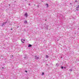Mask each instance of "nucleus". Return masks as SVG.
Listing matches in <instances>:
<instances>
[{"mask_svg":"<svg viewBox=\"0 0 79 79\" xmlns=\"http://www.w3.org/2000/svg\"><path fill=\"white\" fill-rule=\"evenodd\" d=\"M24 58L25 60H27L28 59V57H27L26 56H24Z\"/></svg>","mask_w":79,"mask_h":79,"instance_id":"20e7f679","label":"nucleus"},{"mask_svg":"<svg viewBox=\"0 0 79 79\" xmlns=\"http://www.w3.org/2000/svg\"><path fill=\"white\" fill-rule=\"evenodd\" d=\"M44 75V72H43L42 73V76H43V75Z\"/></svg>","mask_w":79,"mask_h":79,"instance_id":"f8f14e48","label":"nucleus"},{"mask_svg":"<svg viewBox=\"0 0 79 79\" xmlns=\"http://www.w3.org/2000/svg\"><path fill=\"white\" fill-rule=\"evenodd\" d=\"M62 69H63V66H62L61 67Z\"/></svg>","mask_w":79,"mask_h":79,"instance_id":"4468645a","label":"nucleus"},{"mask_svg":"<svg viewBox=\"0 0 79 79\" xmlns=\"http://www.w3.org/2000/svg\"><path fill=\"white\" fill-rule=\"evenodd\" d=\"M56 66H59V64H56Z\"/></svg>","mask_w":79,"mask_h":79,"instance_id":"9b49d317","label":"nucleus"},{"mask_svg":"<svg viewBox=\"0 0 79 79\" xmlns=\"http://www.w3.org/2000/svg\"><path fill=\"white\" fill-rule=\"evenodd\" d=\"M30 4H29L28 5H30Z\"/></svg>","mask_w":79,"mask_h":79,"instance_id":"a211bd4d","label":"nucleus"},{"mask_svg":"<svg viewBox=\"0 0 79 79\" xmlns=\"http://www.w3.org/2000/svg\"><path fill=\"white\" fill-rule=\"evenodd\" d=\"M76 10L77 11H78L79 10V5H77V6L76 8Z\"/></svg>","mask_w":79,"mask_h":79,"instance_id":"f03ea898","label":"nucleus"},{"mask_svg":"<svg viewBox=\"0 0 79 79\" xmlns=\"http://www.w3.org/2000/svg\"><path fill=\"white\" fill-rule=\"evenodd\" d=\"M7 23V22H6L5 23H3L1 25V26L2 27L4 26H5L6 24Z\"/></svg>","mask_w":79,"mask_h":79,"instance_id":"f257e3e1","label":"nucleus"},{"mask_svg":"<svg viewBox=\"0 0 79 79\" xmlns=\"http://www.w3.org/2000/svg\"><path fill=\"white\" fill-rule=\"evenodd\" d=\"M21 41L23 43H24V42H23V41H25V40L22 39L21 40Z\"/></svg>","mask_w":79,"mask_h":79,"instance_id":"423d86ee","label":"nucleus"},{"mask_svg":"<svg viewBox=\"0 0 79 79\" xmlns=\"http://www.w3.org/2000/svg\"><path fill=\"white\" fill-rule=\"evenodd\" d=\"M46 6L47 7H48V4H45Z\"/></svg>","mask_w":79,"mask_h":79,"instance_id":"6e6552de","label":"nucleus"},{"mask_svg":"<svg viewBox=\"0 0 79 79\" xmlns=\"http://www.w3.org/2000/svg\"><path fill=\"white\" fill-rule=\"evenodd\" d=\"M64 69H65V68H66V67H64Z\"/></svg>","mask_w":79,"mask_h":79,"instance_id":"6ab92c4d","label":"nucleus"},{"mask_svg":"<svg viewBox=\"0 0 79 79\" xmlns=\"http://www.w3.org/2000/svg\"><path fill=\"white\" fill-rule=\"evenodd\" d=\"M70 4L71 5V4H72V3H70Z\"/></svg>","mask_w":79,"mask_h":79,"instance_id":"412c9836","label":"nucleus"},{"mask_svg":"<svg viewBox=\"0 0 79 79\" xmlns=\"http://www.w3.org/2000/svg\"><path fill=\"white\" fill-rule=\"evenodd\" d=\"M69 71H72V69H70L69 70Z\"/></svg>","mask_w":79,"mask_h":79,"instance_id":"ddd939ff","label":"nucleus"},{"mask_svg":"<svg viewBox=\"0 0 79 79\" xmlns=\"http://www.w3.org/2000/svg\"><path fill=\"white\" fill-rule=\"evenodd\" d=\"M45 21H47V20H45Z\"/></svg>","mask_w":79,"mask_h":79,"instance_id":"5701e85b","label":"nucleus"},{"mask_svg":"<svg viewBox=\"0 0 79 79\" xmlns=\"http://www.w3.org/2000/svg\"><path fill=\"white\" fill-rule=\"evenodd\" d=\"M28 47H32V45L31 44H29L28 46Z\"/></svg>","mask_w":79,"mask_h":79,"instance_id":"0eeeda50","label":"nucleus"},{"mask_svg":"<svg viewBox=\"0 0 79 79\" xmlns=\"http://www.w3.org/2000/svg\"><path fill=\"white\" fill-rule=\"evenodd\" d=\"M46 58H48V56L46 55Z\"/></svg>","mask_w":79,"mask_h":79,"instance_id":"1a4fd4ad","label":"nucleus"},{"mask_svg":"<svg viewBox=\"0 0 79 79\" xmlns=\"http://www.w3.org/2000/svg\"><path fill=\"white\" fill-rule=\"evenodd\" d=\"M25 72H26V73H27V71H25Z\"/></svg>","mask_w":79,"mask_h":79,"instance_id":"2eb2a0df","label":"nucleus"},{"mask_svg":"<svg viewBox=\"0 0 79 79\" xmlns=\"http://www.w3.org/2000/svg\"><path fill=\"white\" fill-rule=\"evenodd\" d=\"M10 30H13V29L11 28V29H10Z\"/></svg>","mask_w":79,"mask_h":79,"instance_id":"dca6fc26","label":"nucleus"},{"mask_svg":"<svg viewBox=\"0 0 79 79\" xmlns=\"http://www.w3.org/2000/svg\"><path fill=\"white\" fill-rule=\"evenodd\" d=\"M25 1H27V0H24Z\"/></svg>","mask_w":79,"mask_h":79,"instance_id":"aec40b11","label":"nucleus"},{"mask_svg":"<svg viewBox=\"0 0 79 79\" xmlns=\"http://www.w3.org/2000/svg\"><path fill=\"white\" fill-rule=\"evenodd\" d=\"M61 58H62V57H61Z\"/></svg>","mask_w":79,"mask_h":79,"instance_id":"4be33fe9","label":"nucleus"},{"mask_svg":"<svg viewBox=\"0 0 79 79\" xmlns=\"http://www.w3.org/2000/svg\"><path fill=\"white\" fill-rule=\"evenodd\" d=\"M39 57L37 56H35V60H39Z\"/></svg>","mask_w":79,"mask_h":79,"instance_id":"7ed1b4c3","label":"nucleus"},{"mask_svg":"<svg viewBox=\"0 0 79 79\" xmlns=\"http://www.w3.org/2000/svg\"><path fill=\"white\" fill-rule=\"evenodd\" d=\"M24 16L26 17H27V13L25 14Z\"/></svg>","mask_w":79,"mask_h":79,"instance_id":"39448f33","label":"nucleus"},{"mask_svg":"<svg viewBox=\"0 0 79 79\" xmlns=\"http://www.w3.org/2000/svg\"><path fill=\"white\" fill-rule=\"evenodd\" d=\"M46 65L47 66H48V64H46Z\"/></svg>","mask_w":79,"mask_h":79,"instance_id":"f3484780","label":"nucleus"},{"mask_svg":"<svg viewBox=\"0 0 79 79\" xmlns=\"http://www.w3.org/2000/svg\"><path fill=\"white\" fill-rule=\"evenodd\" d=\"M27 21H25L24 22V23H25V24H27Z\"/></svg>","mask_w":79,"mask_h":79,"instance_id":"9d476101","label":"nucleus"},{"mask_svg":"<svg viewBox=\"0 0 79 79\" xmlns=\"http://www.w3.org/2000/svg\"><path fill=\"white\" fill-rule=\"evenodd\" d=\"M44 41H45L44 40Z\"/></svg>","mask_w":79,"mask_h":79,"instance_id":"b1692460","label":"nucleus"}]
</instances>
